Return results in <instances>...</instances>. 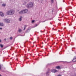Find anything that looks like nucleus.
<instances>
[{"label": "nucleus", "mask_w": 76, "mask_h": 76, "mask_svg": "<svg viewBox=\"0 0 76 76\" xmlns=\"http://www.w3.org/2000/svg\"><path fill=\"white\" fill-rule=\"evenodd\" d=\"M7 13L9 15H12L14 14V13H15V11L13 10H11L8 11L7 12Z\"/></svg>", "instance_id": "obj_1"}, {"label": "nucleus", "mask_w": 76, "mask_h": 76, "mask_svg": "<svg viewBox=\"0 0 76 76\" xmlns=\"http://www.w3.org/2000/svg\"><path fill=\"white\" fill-rule=\"evenodd\" d=\"M34 6V3L32 2H31L29 4H27V7L28 8H31Z\"/></svg>", "instance_id": "obj_2"}, {"label": "nucleus", "mask_w": 76, "mask_h": 76, "mask_svg": "<svg viewBox=\"0 0 76 76\" xmlns=\"http://www.w3.org/2000/svg\"><path fill=\"white\" fill-rule=\"evenodd\" d=\"M3 20L4 22H6V23H9L10 22V20L7 18L3 19Z\"/></svg>", "instance_id": "obj_3"}, {"label": "nucleus", "mask_w": 76, "mask_h": 76, "mask_svg": "<svg viewBox=\"0 0 76 76\" xmlns=\"http://www.w3.org/2000/svg\"><path fill=\"white\" fill-rule=\"evenodd\" d=\"M51 71L53 73H56V72H58V71L54 69H52L51 70Z\"/></svg>", "instance_id": "obj_4"}, {"label": "nucleus", "mask_w": 76, "mask_h": 76, "mask_svg": "<svg viewBox=\"0 0 76 76\" xmlns=\"http://www.w3.org/2000/svg\"><path fill=\"white\" fill-rule=\"evenodd\" d=\"M24 13H26L28 11V10L27 9L23 10Z\"/></svg>", "instance_id": "obj_5"}, {"label": "nucleus", "mask_w": 76, "mask_h": 76, "mask_svg": "<svg viewBox=\"0 0 76 76\" xmlns=\"http://www.w3.org/2000/svg\"><path fill=\"white\" fill-rule=\"evenodd\" d=\"M0 15L1 16L3 17L4 16V14L2 12H0Z\"/></svg>", "instance_id": "obj_6"}, {"label": "nucleus", "mask_w": 76, "mask_h": 76, "mask_svg": "<svg viewBox=\"0 0 76 76\" xmlns=\"http://www.w3.org/2000/svg\"><path fill=\"white\" fill-rule=\"evenodd\" d=\"M72 61H73V62H75V61H76V56L73 59Z\"/></svg>", "instance_id": "obj_7"}, {"label": "nucleus", "mask_w": 76, "mask_h": 76, "mask_svg": "<svg viewBox=\"0 0 76 76\" xmlns=\"http://www.w3.org/2000/svg\"><path fill=\"white\" fill-rule=\"evenodd\" d=\"M22 17L20 16V17L19 19V21H20V22L22 21Z\"/></svg>", "instance_id": "obj_8"}, {"label": "nucleus", "mask_w": 76, "mask_h": 76, "mask_svg": "<svg viewBox=\"0 0 76 76\" xmlns=\"http://www.w3.org/2000/svg\"><path fill=\"white\" fill-rule=\"evenodd\" d=\"M49 73H50V71L49 70L47 72H46V75L47 76H48L49 75Z\"/></svg>", "instance_id": "obj_9"}, {"label": "nucleus", "mask_w": 76, "mask_h": 76, "mask_svg": "<svg viewBox=\"0 0 76 76\" xmlns=\"http://www.w3.org/2000/svg\"><path fill=\"white\" fill-rule=\"evenodd\" d=\"M19 13L20 14V15L22 14H23V13H23V10H22L20 12H19Z\"/></svg>", "instance_id": "obj_10"}, {"label": "nucleus", "mask_w": 76, "mask_h": 76, "mask_svg": "<svg viewBox=\"0 0 76 76\" xmlns=\"http://www.w3.org/2000/svg\"><path fill=\"white\" fill-rule=\"evenodd\" d=\"M0 26H4V24L3 23H0Z\"/></svg>", "instance_id": "obj_11"}, {"label": "nucleus", "mask_w": 76, "mask_h": 76, "mask_svg": "<svg viewBox=\"0 0 76 76\" xmlns=\"http://www.w3.org/2000/svg\"><path fill=\"white\" fill-rule=\"evenodd\" d=\"M56 69H60V66H56Z\"/></svg>", "instance_id": "obj_12"}, {"label": "nucleus", "mask_w": 76, "mask_h": 76, "mask_svg": "<svg viewBox=\"0 0 76 76\" xmlns=\"http://www.w3.org/2000/svg\"><path fill=\"white\" fill-rule=\"evenodd\" d=\"M22 31V30L21 29H19L18 30V32H19L20 33Z\"/></svg>", "instance_id": "obj_13"}, {"label": "nucleus", "mask_w": 76, "mask_h": 76, "mask_svg": "<svg viewBox=\"0 0 76 76\" xmlns=\"http://www.w3.org/2000/svg\"><path fill=\"white\" fill-rule=\"evenodd\" d=\"M6 6V5L5 4H2V6H3V7H5Z\"/></svg>", "instance_id": "obj_14"}, {"label": "nucleus", "mask_w": 76, "mask_h": 76, "mask_svg": "<svg viewBox=\"0 0 76 76\" xmlns=\"http://www.w3.org/2000/svg\"><path fill=\"white\" fill-rule=\"evenodd\" d=\"M0 46L1 48H3V45L1 44L0 45Z\"/></svg>", "instance_id": "obj_15"}, {"label": "nucleus", "mask_w": 76, "mask_h": 76, "mask_svg": "<svg viewBox=\"0 0 76 76\" xmlns=\"http://www.w3.org/2000/svg\"><path fill=\"white\" fill-rule=\"evenodd\" d=\"M26 4V2L25 1H24L23 3V4H24V5H25V4Z\"/></svg>", "instance_id": "obj_16"}, {"label": "nucleus", "mask_w": 76, "mask_h": 76, "mask_svg": "<svg viewBox=\"0 0 76 76\" xmlns=\"http://www.w3.org/2000/svg\"><path fill=\"white\" fill-rule=\"evenodd\" d=\"M26 26H24V30H25V29H26Z\"/></svg>", "instance_id": "obj_17"}, {"label": "nucleus", "mask_w": 76, "mask_h": 76, "mask_svg": "<svg viewBox=\"0 0 76 76\" xmlns=\"http://www.w3.org/2000/svg\"><path fill=\"white\" fill-rule=\"evenodd\" d=\"M10 39H11V40H12V39H13V37H10Z\"/></svg>", "instance_id": "obj_18"}, {"label": "nucleus", "mask_w": 76, "mask_h": 76, "mask_svg": "<svg viewBox=\"0 0 76 76\" xmlns=\"http://www.w3.org/2000/svg\"><path fill=\"white\" fill-rule=\"evenodd\" d=\"M54 0H51V1L52 2V3H53V2H54Z\"/></svg>", "instance_id": "obj_19"}, {"label": "nucleus", "mask_w": 76, "mask_h": 76, "mask_svg": "<svg viewBox=\"0 0 76 76\" xmlns=\"http://www.w3.org/2000/svg\"><path fill=\"white\" fill-rule=\"evenodd\" d=\"M34 22H35V21L34 20H33L32 21V23H34Z\"/></svg>", "instance_id": "obj_20"}, {"label": "nucleus", "mask_w": 76, "mask_h": 76, "mask_svg": "<svg viewBox=\"0 0 76 76\" xmlns=\"http://www.w3.org/2000/svg\"><path fill=\"white\" fill-rule=\"evenodd\" d=\"M38 24H35V27H36V26H38Z\"/></svg>", "instance_id": "obj_21"}, {"label": "nucleus", "mask_w": 76, "mask_h": 76, "mask_svg": "<svg viewBox=\"0 0 76 76\" xmlns=\"http://www.w3.org/2000/svg\"><path fill=\"white\" fill-rule=\"evenodd\" d=\"M36 1H37V2H39V0H35Z\"/></svg>", "instance_id": "obj_22"}, {"label": "nucleus", "mask_w": 76, "mask_h": 76, "mask_svg": "<svg viewBox=\"0 0 76 76\" xmlns=\"http://www.w3.org/2000/svg\"><path fill=\"white\" fill-rule=\"evenodd\" d=\"M0 29L1 30H2V29H3V28H0Z\"/></svg>", "instance_id": "obj_23"}, {"label": "nucleus", "mask_w": 76, "mask_h": 76, "mask_svg": "<svg viewBox=\"0 0 76 76\" xmlns=\"http://www.w3.org/2000/svg\"><path fill=\"white\" fill-rule=\"evenodd\" d=\"M57 76H61V75H57Z\"/></svg>", "instance_id": "obj_24"}, {"label": "nucleus", "mask_w": 76, "mask_h": 76, "mask_svg": "<svg viewBox=\"0 0 76 76\" xmlns=\"http://www.w3.org/2000/svg\"><path fill=\"white\" fill-rule=\"evenodd\" d=\"M1 69V65H0V70Z\"/></svg>", "instance_id": "obj_25"}, {"label": "nucleus", "mask_w": 76, "mask_h": 76, "mask_svg": "<svg viewBox=\"0 0 76 76\" xmlns=\"http://www.w3.org/2000/svg\"><path fill=\"white\" fill-rule=\"evenodd\" d=\"M4 40L5 41H6V39H4Z\"/></svg>", "instance_id": "obj_26"}, {"label": "nucleus", "mask_w": 76, "mask_h": 76, "mask_svg": "<svg viewBox=\"0 0 76 76\" xmlns=\"http://www.w3.org/2000/svg\"><path fill=\"white\" fill-rule=\"evenodd\" d=\"M1 42V40L0 39V42Z\"/></svg>", "instance_id": "obj_27"}, {"label": "nucleus", "mask_w": 76, "mask_h": 76, "mask_svg": "<svg viewBox=\"0 0 76 76\" xmlns=\"http://www.w3.org/2000/svg\"><path fill=\"white\" fill-rule=\"evenodd\" d=\"M26 59H28V58H27V57H26Z\"/></svg>", "instance_id": "obj_28"}, {"label": "nucleus", "mask_w": 76, "mask_h": 76, "mask_svg": "<svg viewBox=\"0 0 76 76\" xmlns=\"http://www.w3.org/2000/svg\"><path fill=\"white\" fill-rule=\"evenodd\" d=\"M0 76H2V75H1V74H0Z\"/></svg>", "instance_id": "obj_29"}, {"label": "nucleus", "mask_w": 76, "mask_h": 76, "mask_svg": "<svg viewBox=\"0 0 76 76\" xmlns=\"http://www.w3.org/2000/svg\"><path fill=\"white\" fill-rule=\"evenodd\" d=\"M66 27H65L64 28V29H66Z\"/></svg>", "instance_id": "obj_30"}, {"label": "nucleus", "mask_w": 76, "mask_h": 76, "mask_svg": "<svg viewBox=\"0 0 76 76\" xmlns=\"http://www.w3.org/2000/svg\"><path fill=\"white\" fill-rule=\"evenodd\" d=\"M42 47H43V46H42Z\"/></svg>", "instance_id": "obj_31"}, {"label": "nucleus", "mask_w": 76, "mask_h": 76, "mask_svg": "<svg viewBox=\"0 0 76 76\" xmlns=\"http://www.w3.org/2000/svg\"><path fill=\"white\" fill-rule=\"evenodd\" d=\"M58 20H59V19H58Z\"/></svg>", "instance_id": "obj_32"}, {"label": "nucleus", "mask_w": 76, "mask_h": 76, "mask_svg": "<svg viewBox=\"0 0 76 76\" xmlns=\"http://www.w3.org/2000/svg\"><path fill=\"white\" fill-rule=\"evenodd\" d=\"M28 30H29V29H28V30H27V31H28Z\"/></svg>", "instance_id": "obj_33"}, {"label": "nucleus", "mask_w": 76, "mask_h": 76, "mask_svg": "<svg viewBox=\"0 0 76 76\" xmlns=\"http://www.w3.org/2000/svg\"><path fill=\"white\" fill-rule=\"evenodd\" d=\"M50 24H51L52 25V24L51 23H50Z\"/></svg>", "instance_id": "obj_34"}, {"label": "nucleus", "mask_w": 76, "mask_h": 76, "mask_svg": "<svg viewBox=\"0 0 76 76\" xmlns=\"http://www.w3.org/2000/svg\"><path fill=\"white\" fill-rule=\"evenodd\" d=\"M59 31H59H59H58V32H59Z\"/></svg>", "instance_id": "obj_35"}, {"label": "nucleus", "mask_w": 76, "mask_h": 76, "mask_svg": "<svg viewBox=\"0 0 76 76\" xmlns=\"http://www.w3.org/2000/svg\"><path fill=\"white\" fill-rule=\"evenodd\" d=\"M63 2H64V1H63Z\"/></svg>", "instance_id": "obj_36"}, {"label": "nucleus", "mask_w": 76, "mask_h": 76, "mask_svg": "<svg viewBox=\"0 0 76 76\" xmlns=\"http://www.w3.org/2000/svg\"><path fill=\"white\" fill-rule=\"evenodd\" d=\"M36 47H37V45H36Z\"/></svg>", "instance_id": "obj_37"}, {"label": "nucleus", "mask_w": 76, "mask_h": 76, "mask_svg": "<svg viewBox=\"0 0 76 76\" xmlns=\"http://www.w3.org/2000/svg\"><path fill=\"white\" fill-rule=\"evenodd\" d=\"M33 44H34V42H33Z\"/></svg>", "instance_id": "obj_38"}, {"label": "nucleus", "mask_w": 76, "mask_h": 76, "mask_svg": "<svg viewBox=\"0 0 76 76\" xmlns=\"http://www.w3.org/2000/svg\"><path fill=\"white\" fill-rule=\"evenodd\" d=\"M9 57H10V56H9Z\"/></svg>", "instance_id": "obj_39"}, {"label": "nucleus", "mask_w": 76, "mask_h": 76, "mask_svg": "<svg viewBox=\"0 0 76 76\" xmlns=\"http://www.w3.org/2000/svg\"><path fill=\"white\" fill-rule=\"evenodd\" d=\"M69 25V26H70V25Z\"/></svg>", "instance_id": "obj_40"}, {"label": "nucleus", "mask_w": 76, "mask_h": 76, "mask_svg": "<svg viewBox=\"0 0 76 76\" xmlns=\"http://www.w3.org/2000/svg\"><path fill=\"white\" fill-rule=\"evenodd\" d=\"M12 58H10V59H12Z\"/></svg>", "instance_id": "obj_41"}, {"label": "nucleus", "mask_w": 76, "mask_h": 76, "mask_svg": "<svg viewBox=\"0 0 76 76\" xmlns=\"http://www.w3.org/2000/svg\"><path fill=\"white\" fill-rule=\"evenodd\" d=\"M28 51H29V50H28Z\"/></svg>", "instance_id": "obj_42"}]
</instances>
